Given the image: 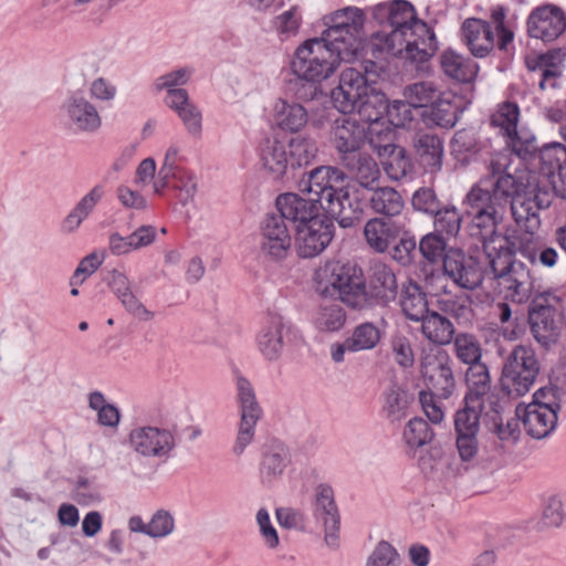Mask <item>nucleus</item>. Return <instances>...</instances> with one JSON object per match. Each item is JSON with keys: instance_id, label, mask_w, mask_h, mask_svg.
I'll return each instance as SVG.
<instances>
[{"instance_id": "16", "label": "nucleus", "mask_w": 566, "mask_h": 566, "mask_svg": "<svg viewBox=\"0 0 566 566\" xmlns=\"http://www.w3.org/2000/svg\"><path fill=\"white\" fill-rule=\"evenodd\" d=\"M129 444L144 458L168 459L177 447V437L170 429L145 426L130 431Z\"/></svg>"}, {"instance_id": "11", "label": "nucleus", "mask_w": 566, "mask_h": 566, "mask_svg": "<svg viewBox=\"0 0 566 566\" xmlns=\"http://www.w3.org/2000/svg\"><path fill=\"white\" fill-rule=\"evenodd\" d=\"M453 360L444 349L427 354L421 359V376L429 394L448 399L457 387Z\"/></svg>"}, {"instance_id": "48", "label": "nucleus", "mask_w": 566, "mask_h": 566, "mask_svg": "<svg viewBox=\"0 0 566 566\" xmlns=\"http://www.w3.org/2000/svg\"><path fill=\"white\" fill-rule=\"evenodd\" d=\"M421 256L430 264L442 263L446 255L449 253V248L444 237L429 232L424 234L418 244Z\"/></svg>"}, {"instance_id": "46", "label": "nucleus", "mask_w": 566, "mask_h": 566, "mask_svg": "<svg viewBox=\"0 0 566 566\" xmlns=\"http://www.w3.org/2000/svg\"><path fill=\"white\" fill-rule=\"evenodd\" d=\"M436 233L442 237H455L462 224L460 211L452 205L442 206L433 216Z\"/></svg>"}, {"instance_id": "6", "label": "nucleus", "mask_w": 566, "mask_h": 566, "mask_svg": "<svg viewBox=\"0 0 566 566\" xmlns=\"http://www.w3.org/2000/svg\"><path fill=\"white\" fill-rule=\"evenodd\" d=\"M541 363L531 346L516 345L505 357L500 377L501 392L510 399L525 396L533 388Z\"/></svg>"}, {"instance_id": "5", "label": "nucleus", "mask_w": 566, "mask_h": 566, "mask_svg": "<svg viewBox=\"0 0 566 566\" xmlns=\"http://www.w3.org/2000/svg\"><path fill=\"white\" fill-rule=\"evenodd\" d=\"M316 276V291L321 296L337 298L353 310L367 308L366 280L357 264L328 261Z\"/></svg>"}, {"instance_id": "22", "label": "nucleus", "mask_w": 566, "mask_h": 566, "mask_svg": "<svg viewBox=\"0 0 566 566\" xmlns=\"http://www.w3.org/2000/svg\"><path fill=\"white\" fill-rule=\"evenodd\" d=\"M260 249L273 261L287 258L292 248V237L281 216L268 213L260 226Z\"/></svg>"}, {"instance_id": "14", "label": "nucleus", "mask_w": 566, "mask_h": 566, "mask_svg": "<svg viewBox=\"0 0 566 566\" xmlns=\"http://www.w3.org/2000/svg\"><path fill=\"white\" fill-rule=\"evenodd\" d=\"M64 125L77 134H95L103 124L97 107L83 92H72L60 106Z\"/></svg>"}, {"instance_id": "35", "label": "nucleus", "mask_w": 566, "mask_h": 566, "mask_svg": "<svg viewBox=\"0 0 566 566\" xmlns=\"http://www.w3.org/2000/svg\"><path fill=\"white\" fill-rule=\"evenodd\" d=\"M368 206L377 217L392 220L401 214L405 208L402 196L392 187H375L369 190Z\"/></svg>"}, {"instance_id": "26", "label": "nucleus", "mask_w": 566, "mask_h": 566, "mask_svg": "<svg viewBox=\"0 0 566 566\" xmlns=\"http://www.w3.org/2000/svg\"><path fill=\"white\" fill-rule=\"evenodd\" d=\"M314 516L323 523L326 545L334 549L337 548L339 546L340 517L332 486L319 484L316 488Z\"/></svg>"}, {"instance_id": "50", "label": "nucleus", "mask_w": 566, "mask_h": 566, "mask_svg": "<svg viewBox=\"0 0 566 566\" xmlns=\"http://www.w3.org/2000/svg\"><path fill=\"white\" fill-rule=\"evenodd\" d=\"M434 83L429 81L417 82L406 88L405 96L409 99V107H421L426 109L427 105H431L442 95Z\"/></svg>"}, {"instance_id": "38", "label": "nucleus", "mask_w": 566, "mask_h": 566, "mask_svg": "<svg viewBox=\"0 0 566 566\" xmlns=\"http://www.w3.org/2000/svg\"><path fill=\"white\" fill-rule=\"evenodd\" d=\"M419 322L423 336L436 345H449L455 337L452 322L438 312H428Z\"/></svg>"}, {"instance_id": "10", "label": "nucleus", "mask_w": 566, "mask_h": 566, "mask_svg": "<svg viewBox=\"0 0 566 566\" xmlns=\"http://www.w3.org/2000/svg\"><path fill=\"white\" fill-rule=\"evenodd\" d=\"M237 392L240 405V422L232 451L235 455H241L254 440L255 426L263 411L256 400L254 389L247 378L237 377Z\"/></svg>"}, {"instance_id": "24", "label": "nucleus", "mask_w": 566, "mask_h": 566, "mask_svg": "<svg viewBox=\"0 0 566 566\" xmlns=\"http://www.w3.org/2000/svg\"><path fill=\"white\" fill-rule=\"evenodd\" d=\"M333 237L334 226L323 219L296 226V252L303 259L315 258L328 247Z\"/></svg>"}, {"instance_id": "59", "label": "nucleus", "mask_w": 566, "mask_h": 566, "mask_svg": "<svg viewBox=\"0 0 566 566\" xmlns=\"http://www.w3.org/2000/svg\"><path fill=\"white\" fill-rule=\"evenodd\" d=\"M565 520L563 502L557 496H551L542 513V524L546 527H559Z\"/></svg>"}, {"instance_id": "9", "label": "nucleus", "mask_w": 566, "mask_h": 566, "mask_svg": "<svg viewBox=\"0 0 566 566\" xmlns=\"http://www.w3.org/2000/svg\"><path fill=\"white\" fill-rule=\"evenodd\" d=\"M551 297V293H539L528 306L531 334L545 349H551L558 343L563 329L557 308L549 303Z\"/></svg>"}, {"instance_id": "13", "label": "nucleus", "mask_w": 566, "mask_h": 566, "mask_svg": "<svg viewBox=\"0 0 566 566\" xmlns=\"http://www.w3.org/2000/svg\"><path fill=\"white\" fill-rule=\"evenodd\" d=\"M484 402H469L463 400V407L454 413V431L457 449L462 461L468 462L475 458L479 451L478 434L480 418Z\"/></svg>"}, {"instance_id": "47", "label": "nucleus", "mask_w": 566, "mask_h": 566, "mask_svg": "<svg viewBox=\"0 0 566 566\" xmlns=\"http://www.w3.org/2000/svg\"><path fill=\"white\" fill-rule=\"evenodd\" d=\"M533 398L532 403L536 407H546L558 415L562 403L566 402V379H557L556 384L538 389Z\"/></svg>"}, {"instance_id": "39", "label": "nucleus", "mask_w": 566, "mask_h": 566, "mask_svg": "<svg viewBox=\"0 0 566 566\" xmlns=\"http://www.w3.org/2000/svg\"><path fill=\"white\" fill-rule=\"evenodd\" d=\"M465 382L468 392L464 399L469 402H484V396L492 390V378L485 363L473 364L467 368Z\"/></svg>"}, {"instance_id": "28", "label": "nucleus", "mask_w": 566, "mask_h": 566, "mask_svg": "<svg viewBox=\"0 0 566 566\" xmlns=\"http://www.w3.org/2000/svg\"><path fill=\"white\" fill-rule=\"evenodd\" d=\"M415 157L424 171L436 174L441 170L444 157L443 140L436 134L417 132L412 137Z\"/></svg>"}, {"instance_id": "15", "label": "nucleus", "mask_w": 566, "mask_h": 566, "mask_svg": "<svg viewBox=\"0 0 566 566\" xmlns=\"http://www.w3.org/2000/svg\"><path fill=\"white\" fill-rule=\"evenodd\" d=\"M442 273L457 286L469 291L481 286L484 280V270L479 259L459 248H449Z\"/></svg>"}, {"instance_id": "54", "label": "nucleus", "mask_w": 566, "mask_h": 566, "mask_svg": "<svg viewBox=\"0 0 566 566\" xmlns=\"http://www.w3.org/2000/svg\"><path fill=\"white\" fill-rule=\"evenodd\" d=\"M411 205L415 210L432 217L443 206L438 198L437 192L431 187H421L417 189L411 198Z\"/></svg>"}, {"instance_id": "44", "label": "nucleus", "mask_w": 566, "mask_h": 566, "mask_svg": "<svg viewBox=\"0 0 566 566\" xmlns=\"http://www.w3.org/2000/svg\"><path fill=\"white\" fill-rule=\"evenodd\" d=\"M286 145L293 170L311 164L318 150L316 142L304 136L293 137Z\"/></svg>"}, {"instance_id": "45", "label": "nucleus", "mask_w": 566, "mask_h": 566, "mask_svg": "<svg viewBox=\"0 0 566 566\" xmlns=\"http://www.w3.org/2000/svg\"><path fill=\"white\" fill-rule=\"evenodd\" d=\"M379 328L369 322L357 325L350 337L347 338L348 352L369 350L377 346L380 340Z\"/></svg>"}, {"instance_id": "30", "label": "nucleus", "mask_w": 566, "mask_h": 566, "mask_svg": "<svg viewBox=\"0 0 566 566\" xmlns=\"http://www.w3.org/2000/svg\"><path fill=\"white\" fill-rule=\"evenodd\" d=\"M291 463L289 447L280 440H271L265 444L260 463L262 484L272 485L279 481Z\"/></svg>"}, {"instance_id": "56", "label": "nucleus", "mask_w": 566, "mask_h": 566, "mask_svg": "<svg viewBox=\"0 0 566 566\" xmlns=\"http://www.w3.org/2000/svg\"><path fill=\"white\" fill-rule=\"evenodd\" d=\"M400 556L396 548L387 541H380L366 562V566H394Z\"/></svg>"}, {"instance_id": "29", "label": "nucleus", "mask_w": 566, "mask_h": 566, "mask_svg": "<svg viewBox=\"0 0 566 566\" xmlns=\"http://www.w3.org/2000/svg\"><path fill=\"white\" fill-rule=\"evenodd\" d=\"M515 415L521 419L525 432L538 440L548 437L555 430L558 420L556 413L546 407H536V403L518 405Z\"/></svg>"}, {"instance_id": "42", "label": "nucleus", "mask_w": 566, "mask_h": 566, "mask_svg": "<svg viewBox=\"0 0 566 566\" xmlns=\"http://www.w3.org/2000/svg\"><path fill=\"white\" fill-rule=\"evenodd\" d=\"M346 318V312L340 304L335 302L323 303L316 311L314 325L319 332L335 333L345 326Z\"/></svg>"}, {"instance_id": "52", "label": "nucleus", "mask_w": 566, "mask_h": 566, "mask_svg": "<svg viewBox=\"0 0 566 566\" xmlns=\"http://www.w3.org/2000/svg\"><path fill=\"white\" fill-rule=\"evenodd\" d=\"M433 438L430 424L422 418H412L403 430V440L410 448H420Z\"/></svg>"}, {"instance_id": "32", "label": "nucleus", "mask_w": 566, "mask_h": 566, "mask_svg": "<svg viewBox=\"0 0 566 566\" xmlns=\"http://www.w3.org/2000/svg\"><path fill=\"white\" fill-rule=\"evenodd\" d=\"M401 228V224L394 220L374 217L364 226V238L373 251L384 253L399 237Z\"/></svg>"}, {"instance_id": "34", "label": "nucleus", "mask_w": 566, "mask_h": 566, "mask_svg": "<svg viewBox=\"0 0 566 566\" xmlns=\"http://www.w3.org/2000/svg\"><path fill=\"white\" fill-rule=\"evenodd\" d=\"M261 160L274 179L283 178L293 170L287 145L276 138H268L263 142Z\"/></svg>"}, {"instance_id": "33", "label": "nucleus", "mask_w": 566, "mask_h": 566, "mask_svg": "<svg viewBox=\"0 0 566 566\" xmlns=\"http://www.w3.org/2000/svg\"><path fill=\"white\" fill-rule=\"evenodd\" d=\"M356 181L353 187H358L360 191L373 190L378 186L380 179V169L375 159L367 154H358L348 160L340 163Z\"/></svg>"}, {"instance_id": "23", "label": "nucleus", "mask_w": 566, "mask_h": 566, "mask_svg": "<svg viewBox=\"0 0 566 566\" xmlns=\"http://www.w3.org/2000/svg\"><path fill=\"white\" fill-rule=\"evenodd\" d=\"M398 293L395 271L382 262L374 263L366 281L367 308L373 304L388 306L397 300Z\"/></svg>"}, {"instance_id": "61", "label": "nucleus", "mask_w": 566, "mask_h": 566, "mask_svg": "<svg viewBox=\"0 0 566 566\" xmlns=\"http://www.w3.org/2000/svg\"><path fill=\"white\" fill-rule=\"evenodd\" d=\"M391 348L396 363L403 367L409 368L415 363V356L411 344L405 336H396L391 340Z\"/></svg>"}, {"instance_id": "1", "label": "nucleus", "mask_w": 566, "mask_h": 566, "mask_svg": "<svg viewBox=\"0 0 566 566\" xmlns=\"http://www.w3.org/2000/svg\"><path fill=\"white\" fill-rule=\"evenodd\" d=\"M530 185L523 177H514L502 164L492 160L490 175L474 184L463 200L465 213L471 219L470 234L478 238L489 261V268L505 297L523 304L530 300L534 289L531 269L515 255L518 253L531 265L553 268L557 262V251L546 247L537 249L531 239L520 237L512 240L497 232L507 210L517 224L528 221L534 214L527 202L516 203V197L527 192Z\"/></svg>"}, {"instance_id": "64", "label": "nucleus", "mask_w": 566, "mask_h": 566, "mask_svg": "<svg viewBox=\"0 0 566 566\" xmlns=\"http://www.w3.org/2000/svg\"><path fill=\"white\" fill-rule=\"evenodd\" d=\"M178 117L182 120L188 133L195 137H199L201 135L202 129V115L199 108L191 103L185 108H181L179 113H177Z\"/></svg>"}, {"instance_id": "31", "label": "nucleus", "mask_w": 566, "mask_h": 566, "mask_svg": "<svg viewBox=\"0 0 566 566\" xmlns=\"http://www.w3.org/2000/svg\"><path fill=\"white\" fill-rule=\"evenodd\" d=\"M460 105L457 98L449 92H443L431 105H427L421 116L429 127L452 128L460 116Z\"/></svg>"}, {"instance_id": "53", "label": "nucleus", "mask_w": 566, "mask_h": 566, "mask_svg": "<svg viewBox=\"0 0 566 566\" xmlns=\"http://www.w3.org/2000/svg\"><path fill=\"white\" fill-rule=\"evenodd\" d=\"M382 44V40H380L379 43H374L371 45V50H370V55H371V59H367L363 62V70H360L363 72V76L368 80L374 86H376L377 84V81L387 73V67H388V62H387V57L388 56H396L397 54H391V53H388L386 50H382L381 52H378V56L375 57L373 55V50L375 46L377 45H381Z\"/></svg>"}, {"instance_id": "3", "label": "nucleus", "mask_w": 566, "mask_h": 566, "mask_svg": "<svg viewBox=\"0 0 566 566\" xmlns=\"http://www.w3.org/2000/svg\"><path fill=\"white\" fill-rule=\"evenodd\" d=\"M346 175L332 166L311 171V191L322 203V210L342 228H353L364 217L365 197L358 187L345 185Z\"/></svg>"}, {"instance_id": "17", "label": "nucleus", "mask_w": 566, "mask_h": 566, "mask_svg": "<svg viewBox=\"0 0 566 566\" xmlns=\"http://www.w3.org/2000/svg\"><path fill=\"white\" fill-rule=\"evenodd\" d=\"M297 334L289 319L280 314H272L258 335V349L266 360L275 361L281 357L284 347L296 339Z\"/></svg>"}, {"instance_id": "2", "label": "nucleus", "mask_w": 566, "mask_h": 566, "mask_svg": "<svg viewBox=\"0 0 566 566\" xmlns=\"http://www.w3.org/2000/svg\"><path fill=\"white\" fill-rule=\"evenodd\" d=\"M374 15L380 23L392 28L382 39V44L373 50V55L386 50L412 64L427 62L438 50L436 34L426 22L416 17L413 6L406 0H391L375 6Z\"/></svg>"}, {"instance_id": "27", "label": "nucleus", "mask_w": 566, "mask_h": 566, "mask_svg": "<svg viewBox=\"0 0 566 566\" xmlns=\"http://www.w3.org/2000/svg\"><path fill=\"white\" fill-rule=\"evenodd\" d=\"M520 119V107L514 102H503L497 106V109L491 116V124L499 127L503 136L507 138V144L511 145L517 155L523 151L531 153L535 150L534 137L522 142L517 134V123Z\"/></svg>"}, {"instance_id": "41", "label": "nucleus", "mask_w": 566, "mask_h": 566, "mask_svg": "<svg viewBox=\"0 0 566 566\" xmlns=\"http://www.w3.org/2000/svg\"><path fill=\"white\" fill-rule=\"evenodd\" d=\"M274 118L277 126L286 132L296 133L301 130L308 120L306 108L298 103H289L280 99L274 107Z\"/></svg>"}, {"instance_id": "12", "label": "nucleus", "mask_w": 566, "mask_h": 566, "mask_svg": "<svg viewBox=\"0 0 566 566\" xmlns=\"http://www.w3.org/2000/svg\"><path fill=\"white\" fill-rule=\"evenodd\" d=\"M355 112L369 123H377L387 117L388 122L396 127H403L412 119L411 109L406 102L395 101L389 104L386 95L376 86H373L363 101L357 103Z\"/></svg>"}, {"instance_id": "20", "label": "nucleus", "mask_w": 566, "mask_h": 566, "mask_svg": "<svg viewBox=\"0 0 566 566\" xmlns=\"http://www.w3.org/2000/svg\"><path fill=\"white\" fill-rule=\"evenodd\" d=\"M367 142V128L350 117L334 120L331 130V143L337 153L339 163L360 154Z\"/></svg>"}, {"instance_id": "51", "label": "nucleus", "mask_w": 566, "mask_h": 566, "mask_svg": "<svg viewBox=\"0 0 566 566\" xmlns=\"http://www.w3.org/2000/svg\"><path fill=\"white\" fill-rule=\"evenodd\" d=\"M382 168L391 180L399 181L412 171V163L405 148L395 146L382 163Z\"/></svg>"}, {"instance_id": "55", "label": "nucleus", "mask_w": 566, "mask_h": 566, "mask_svg": "<svg viewBox=\"0 0 566 566\" xmlns=\"http://www.w3.org/2000/svg\"><path fill=\"white\" fill-rule=\"evenodd\" d=\"M319 80H308L304 76H296L290 81V90L301 101H313L323 94Z\"/></svg>"}, {"instance_id": "60", "label": "nucleus", "mask_w": 566, "mask_h": 566, "mask_svg": "<svg viewBox=\"0 0 566 566\" xmlns=\"http://www.w3.org/2000/svg\"><path fill=\"white\" fill-rule=\"evenodd\" d=\"M175 527L174 517L166 511H157L148 523V536L165 537Z\"/></svg>"}, {"instance_id": "7", "label": "nucleus", "mask_w": 566, "mask_h": 566, "mask_svg": "<svg viewBox=\"0 0 566 566\" xmlns=\"http://www.w3.org/2000/svg\"><path fill=\"white\" fill-rule=\"evenodd\" d=\"M340 61H346L340 50L322 38H314L295 50L291 70L295 76L324 81L335 73Z\"/></svg>"}, {"instance_id": "37", "label": "nucleus", "mask_w": 566, "mask_h": 566, "mask_svg": "<svg viewBox=\"0 0 566 566\" xmlns=\"http://www.w3.org/2000/svg\"><path fill=\"white\" fill-rule=\"evenodd\" d=\"M399 305L405 316L413 322H419L429 312L426 293L413 280L401 284Z\"/></svg>"}, {"instance_id": "8", "label": "nucleus", "mask_w": 566, "mask_h": 566, "mask_svg": "<svg viewBox=\"0 0 566 566\" xmlns=\"http://www.w3.org/2000/svg\"><path fill=\"white\" fill-rule=\"evenodd\" d=\"M365 22L363 10L347 7L334 12L329 17L328 28L323 32L322 39L350 62L357 56L360 48V35Z\"/></svg>"}, {"instance_id": "63", "label": "nucleus", "mask_w": 566, "mask_h": 566, "mask_svg": "<svg viewBox=\"0 0 566 566\" xmlns=\"http://www.w3.org/2000/svg\"><path fill=\"white\" fill-rule=\"evenodd\" d=\"M256 522L260 527V533L270 549L279 546L280 539L276 530L271 524L270 515L266 509L262 507L256 513Z\"/></svg>"}, {"instance_id": "36", "label": "nucleus", "mask_w": 566, "mask_h": 566, "mask_svg": "<svg viewBox=\"0 0 566 566\" xmlns=\"http://www.w3.org/2000/svg\"><path fill=\"white\" fill-rule=\"evenodd\" d=\"M413 396L397 384H391L382 392L381 412L391 423L400 422L408 416Z\"/></svg>"}, {"instance_id": "62", "label": "nucleus", "mask_w": 566, "mask_h": 566, "mask_svg": "<svg viewBox=\"0 0 566 566\" xmlns=\"http://www.w3.org/2000/svg\"><path fill=\"white\" fill-rule=\"evenodd\" d=\"M505 406L502 398H500L499 394L491 390L490 394L484 396V420L486 427L502 419V415L504 412Z\"/></svg>"}, {"instance_id": "25", "label": "nucleus", "mask_w": 566, "mask_h": 566, "mask_svg": "<svg viewBox=\"0 0 566 566\" xmlns=\"http://www.w3.org/2000/svg\"><path fill=\"white\" fill-rule=\"evenodd\" d=\"M538 171L558 197L566 198V147L563 144L552 143L539 149Z\"/></svg>"}, {"instance_id": "19", "label": "nucleus", "mask_w": 566, "mask_h": 566, "mask_svg": "<svg viewBox=\"0 0 566 566\" xmlns=\"http://www.w3.org/2000/svg\"><path fill=\"white\" fill-rule=\"evenodd\" d=\"M374 85L356 67H347L339 75L338 85L332 90L333 105L343 114L355 113L357 103L363 101Z\"/></svg>"}, {"instance_id": "21", "label": "nucleus", "mask_w": 566, "mask_h": 566, "mask_svg": "<svg viewBox=\"0 0 566 566\" xmlns=\"http://www.w3.org/2000/svg\"><path fill=\"white\" fill-rule=\"evenodd\" d=\"M307 198H303L296 193H283L276 198V216H281L284 222L291 221L298 223L297 226L311 223L318 220V213L322 210V203L315 198L317 195L311 191V174L306 181L305 188Z\"/></svg>"}, {"instance_id": "43", "label": "nucleus", "mask_w": 566, "mask_h": 566, "mask_svg": "<svg viewBox=\"0 0 566 566\" xmlns=\"http://www.w3.org/2000/svg\"><path fill=\"white\" fill-rule=\"evenodd\" d=\"M453 353L459 361L468 367L482 363V346L478 337L470 333H459L452 340Z\"/></svg>"}, {"instance_id": "57", "label": "nucleus", "mask_w": 566, "mask_h": 566, "mask_svg": "<svg viewBox=\"0 0 566 566\" xmlns=\"http://www.w3.org/2000/svg\"><path fill=\"white\" fill-rule=\"evenodd\" d=\"M104 196V188L101 185L94 186L70 211L80 222H83L94 210L95 206Z\"/></svg>"}, {"instance_id": "49", "label": "nucleus", "mask_w": 566, "mask_h": 566, "mask_svg": "<svg viewBox=\"0 0 566 566\" xmlns=\"http://www.w3.org/2000/svg\"><path fill=\"white\" fill-rule=\"evenodd\" d=\"M513 176L523 177L524 182H527L530 185L527 192L521 193L516 197V203L518 207L521 202H527L528 205L526 207L532 208L534 214H530L528 219L531 217H536L537 210L547 208L549 206V200L546 198L547 192L542 191L534 176H532L528 172H520Z\"/></svg>"}, {"instance_id": "58", "label": "nucleus", "mask_w": 566, "mask_h": 566, "mask_svg": "<svg viewBox=\"0 0 566 566\" xmlns=\"http://www.w3.org/2000/svg\"><path fill=\"white\" fill-rule=\"evenodd\" d=\"M192 74V70L190 67H180L178 70L171 71L159 76L155 82V88L157 91L166 90L167 92L170 90H181L179 86H182L188 83Z\"/></svg>"}, {"instance_id": "4", "label": "nucleus", "mask_w": 566, "mask_h": 566, "mask_svg": "<svg viewBox=\"0 0 566 566\" xmlns=\"http://www.w3.org/2000/svg\"><path fill=\"white\" fill-rule=\"evenodd\" d=\"M490 18L491 22L470 18L462 23V40L475 57L488 56L495 46L506 54L514 51L513 22L506 20V9L492 8Z\"/></svg>"}, {"instance_id": "40", "label": "nucleus", "mask_w": 566, "mask_h": 566, "mask_svg": "<svg viewBox=\"0 0 566 566\" xmlns=\"http://www.w3.org/2000/svg\"><path fill=\"white\" fill-rule=\"evenodd\" d=\"M441 67L446 75L462 83L472 82L479 71L475 62L452 50H448L441 55Z\"/></svg>"}, {"instance_id": "18", "label": "nucleus", "mask_w": 566, "mask_h": 566, "mask_svg": "<svg viewBox=\"0 0 566 566\" xmlns=\"http://www.w3.org/2000/svg\"><path fill=\"white\" fill-rule=\"evenodd\" d=\"M566 31V12L553 3L534 8L526 20V32L545 43L556 41Z\"/></svg>"}]
</instances>
